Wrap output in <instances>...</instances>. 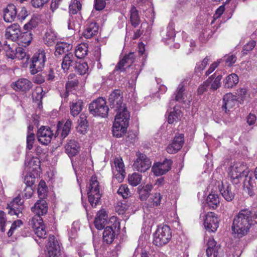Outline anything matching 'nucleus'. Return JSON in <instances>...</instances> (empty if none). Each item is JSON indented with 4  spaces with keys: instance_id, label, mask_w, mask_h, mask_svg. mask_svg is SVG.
<instances>
[{
    "instance_id": "473e14b6",
    "label": "nucleus",
    "mask_w": 257,
    "mask_h": 257,
    "mask_svg": "<svg viewBox=\"0 0 257 257\" xmlns=\"http://www.w3.org/2000/svg\"><path fill=\"white\" fill-rule=\"evenodd\" d=\"M44 95V92L41 87H37L33 92L32 97L33 102L37 103L40 106L42 104V98Z\"/></svg>"
},
{
    "instance_id": "f8f14e48",
    "label": "nucleus",
    "mask_w": 257,
    "mask_h": 257,
    "mask_svg": "<svg viewBox=\"0 0 257 257\" xmlns=\"http://www.w3.org/2000/svg\"><path fill=\"white\" fill-rule=\"evenodd\" d=\"M54 134L49 126H42L38 131L37 137L38 141L44 145L50 143Z\"/></svg>"
},
{
    "instance_id": "b1692460",
    "label": "nucleus",
    "mask_w": 257,
    "mask_h": 257,
    "mask_svg": "<svg viewBox=\"0 0 257 257\" xmlns=\"http://www.w3.org/2000/svg\"><path fill=\"white\" fill-rule=\"evenodd\" d=\"M32 211L36 214L41 216L48 211V206L46 201L44 199H40L35 203L31 208Z\"/></svg>"
},
{
    "instance_id": "393cba45",
    "label": "nucleus",
    "mask_w": 257,
    "mask_h": 257,
    "mask_svg": "<svg viewBox=\"0 0 257 257\" xmlns=\"http://www.w3.org/2000/svg\"><path fill=\"white\" fill-rule=\"evenodd\" d=\"M66 153L70 157L76 155L79 152L80 147L77 142L70 140L65 146Z\"/></svg>"
},
{
    "instance_id": "2eb2a0df",
    "label": "nucleus",
    "mask_w": 257,
    "mask_h": 257,
    "mask_svg": "<svg viewBox=\"0 0 257 257\" xmlns=\"http://www.w3.org/2000/svg\"><path fill=\"white\" fill-rule=\"evenodd\" d=\"M172 163L170 160L167 159L162 163H156L152 168V172L156 176L163 175L171 169Z\"/></svg>"
},
{
    "instance_id": "412c9836",
    "label": "nucleus",
    "mask_w": 257,
    "mask_h": 257,
    "mask_svg": "<svg viewBox=\"0 0 257 257\" xmlns=\"http://www.w3.org/2000/svg\"><path fill=\"white\" fill-rule=\"evenodd\" d=\"M4 19L6 22L12 23L17 18V10L14 4H9L3 10Z\"/></svg>"
},
{
    "instance_id": "dca6fc26",
    "label": "nucleus",
    "mask_w": 257,
    "mask_h": 257,
    "mask_svg": "<svg viewBox=\"0 0 257 257\" xmlns=\"http://www.w3.org/2000/svg\"><path fill=\"white\" fill-rule=\"evenodd\" d=\"M47 246L48 249L47 257H58L60 248L58 241L55 239L54 235L49 236Z\"/></svg>"
},
{
    "instance_id": "9d476101",
    "label": "nucleus",
    "mask_w": 257,
    "mask_h": 257,
    "mask_svg": "<svg viewBox=\"0 0 257 257\" xmlns=\"http://www.w3.org/2000/svg\"><path fill=\"white\" fill-rule=\"evenodd\" d=\"M24 208V202L22 201L21 197L19 195L8 203L6 209L9 214L15 215L17 218H23L24 215L23 211Z\"/></svg>"
},
{
    "instance_id": "f03ea898",
    "label": "nucleus",
    "mask_w": 257,
    "mask_h": 257,
    "mask_svg": "<svg viewBox=\"0 0 257 257\" xmlns=\"http://www.w3.org/2000/svg\"><path fill=\"white\" fill-rule=\"evenodd\" d=\"M249 170L246 164L243 162L234 163L228 169V176L232 182L237 184L243 180V186L247 188L253 186L252 179L248 175Z\"/></svg>"
},
{
    "instance_id": "f3484780",
    "label": "nucleus",
    "mask_w": 257,
    "mask_h": 257,
    "mask_svg": "<svg viewBox=\"0 0 257 257\" xmlns=\"http://www.w3.org/2000/svg\"><path fill=\"white\" fill-rule=\"evenodd\" d=\"M22 35L21 27L19 25L13 24L9 27L6 31L5 37L14 42L18 41Z\"/></svg>"
},
{
    "instance_id": "72a5a7b5",
    "label": "nucleus",
    "mask_w": 257,
    "mask_h": 257,
    "mask_svg": "<svg viewBox=\"0 0 257 257\" xmlns=\"http://www.w3.org/2000/svg\"><path fill=\"white\" fill-rule=\"evenodd\" d=\"M72 125V121L70 119H67L63 125V123L59 121L57 125L58 131L62 126L61 136L65 138L69 134Z\"/></svg>"
},
{
    "instance_id": "aec40b11",
    "label": "nucleus",
    "mask_w": 257,
    "mask_h": 257,
    "mask_svg": "<svg viewBox=\"0 0 257 257\" xmlns=\"http://www.w3.org/2000/svg\"><path fill=\"white\" fill-rule=\"evenodd\" d=\"M184 144V135L179 134L176 136L172 144L167 148V151L169 154H175L180 150Z\"/></svg>"
},
{
    "instance_id": "a18cd8bd",
    "label": "nucleus",
    "mask_w": 257,
    "mask_h": 257,
    "mask_svg": "<svg viewBox=\"0 0 257 257\" xmlns=\"http://www.w3.org/2000/svg\"><path fill=\"white\" fill-rule=\"evenodd\" d=\"M114 164L116 169V170L122 176H124L125 174V170L124 169V164L121 158H116L114 160Z\"/></svg>"
},
{
    "instance_id": "c756f323",
    "label": "nucleus",
    "mask_w": 257,
    "mask_h": 257,
    "mask_svg": "<svg viewBox=\"0 0 257 257\" xmlns=\"http://www.w3.org/2000/svg\"><path fill=\"white\" fill-rule=\"evenodd\" d=\"M207 248L206 253L208 257L211 256L212 254L215 255L216 253H218V250L220 246L217 245V243L213 237H209L207 241Z\"/></svg>"
},
{
    "instance_id": "e2e57ef3",
    "label": "nucleus",
    "mask_w": 257,
    "mask_h": 257,
    "mask_svg": "<svg viewBox=\"0 0 257 257\" xmlns=\"http://www.w3.org/2000/svg\"><path fill=\"white\" fill-rule=\"evenodd\" d=\"M208 59L207 58V57H206L203 59L200 64H197L195 67V72H200L203 70L208 64Z\"/></svg>"
},
{
    "instance_id": "4468645a",
    "label": "nucleus",
    "mask_w": 257,
    "mask_h": 257,
    "mask_svg": "<svg viewBox=\"0 0 257 257\" xmlns=\"http://www.w3.org/2000/svg\"><path fill=\"white\" fill-rule=\"evenodd\" d=\"M205 229L209 232H215L219 226L218 219L214 213L210 212L205 215L204 219Z\"/></svg>"
},
{
    "instance_id": "09e8293b",
    "label": "nucleus",
    "mask_w": 257,
    "mask_h": 257,
    "mask_svg": "<svg viewBox=\"0 0 257 257\" xmlns=\"http://www.w3.org/2000/svg\"><path fill=\"white\" fill-rule=\"evenodd\" d=\"M185 90L184 85L182 84L179 85L175 95V100L177 101H181L184 99L183 92Z\"/></svg>"
},
{
    "instance_id": "13d9d810",
    "label": "nucleus",
    "mask_w": 257,
    "mask_h": 257,
    "mask_svg": "<svg viewBox=\"0 0 257 257\" xmlns=\"http://www.w3.org/2000/svg\"><path fill=\"white\" fill-rule=\"evenodd\" d=\"M49 1V0H31V3L34 8H39L43 7Z\"/></svg>"
},
{
    "instance_id": "f704fd0d",
    "label": "nucleus",
    "mask_w": 257,
    "mask_h": 257,
    "mask_svg": "<svg viewBox=\"0 0 257 257\" xmlns=\"http://www.w3.org/2000/svg\"><path fill=\"white\" fill-rule=\"evenodd\" d=\"M83 106V102L81 100H78L76 102H73L70 106V113L73 116L78 115L81 111Z\"/></svg>"
},
{
    "instance_id": "20e7f679",
    "label": "nucleus",
    "mask_w": 257,
    "mask_h": 257,
    "mask_svg": "<svg viewBox=\"0 0 257 257\" xmlns=\"http://www.w3.org/2000/svg\"><path fill=\"white\" fill-rule=\"evenodd\" d=\"M109 106L116 112V114H124V112H129L125 104L123 103L122 92L119 89H115L109 94L108 97Z\"/></svg>"
},
{
    "instance_id": "603ef678",
    "label": "nucleus",
    "mask_w": 257,
    "mask_h": 257,
    "mask_svg": "<svg viewBox=\"0 0 257 257\" xmlns=\"http://www.w3.org/2000/svg\"><path fill=\"white\" fill-rule=\"evenodd\" d=\"M236 94L237 100L238 101H240L241 103V101H243L244 99L247 97V91L245 88H240L237 90Z\"/></svg>"
},
{
    "instance_id": "4d7b16f0",
    "label": "nucleus",
    "mask_w": 257,
    "mask_h": 257,
    "mask_svg": "<svg viewBox=\"0 0 257 257\" xmlns=\"http://www.w3.org/2000/svg\"><path fill=\"white\" fill-rule=\"evenodd\" d=\"M162 196L160 193H155L153 194L151 199L152 200L153 205L158 206L160 205Z\"/></svg>"
},
{
    "instance_id": "6e6552de",
    "label": "nucleus",
    "mask_w": 257,
    "mask_h": 257,
    "mask_svg": "<svg viewBox=\"0 0 257 257\" xmlns=\"http://www.w3.org/2000/svg\"><path fill=\"white\" fill-rule=\"evenodd\" d=\"M120 223L117 218L114 216L110 217L108 220V225L104 228L103 233V241L107 244L111 243L114 240L116 229L119 230Z\"/></svg>"
},
{
    "instance_id": "423d86ee",
    "label": "nucleus",
    "mask_w": 257,
    "mask_h": 257,
    "mask_svg": "<svg viewBox=\"0 0 257 257\" xmlns=\"http://www.w3.org/2000/svg\"><path fill=\"white\" fill-rule=\"evenodd\" d=\"M172 237L170 227L167 225H159L154 233L153 244L158 247H162L167 244Z\"/></svg>"
},
{
    "instance_id": "ddd939ff",
    "label": "nucleus",
    "mask_w": 257,
    "mask_h": 257,
    "mask_svg": "<svg viewBox=\"0 0 257 257\" xmlns=\"http://www.w3.org/2000/svg\"><path fill=\"white\" fill-rule=\"evenodd\" d=\"M219 190L223 197L227 201H232L235 196V186L225 182H221V186L219 185Z\"/></svg>"
},
{
    "instance_id": "37998d69",
    "label": "nucleus",
    "mask_w": 257,
    "mask_h": 257,
    "mask_svg": "<svg viewBox=\"0 0 257 257\" xmlns=\"http://www.w3.org/2000/svg\"><path fill=\"white\" fill-rule=\"evenodd\" d=\"M69 13L71 14H76L81 9V4L78 0H72L69 5Z\"/></svg>"
},
{
    "instance_id": "ea45409f",
    "label": "nucleus",
    "mask_w": 257,
    "mask_h": 257,
    "mask_svg": "<svg viewBox=\"0 0 257 257\" xmlns=\"http://www.w3.org/2000/svg\"><path fill=\"white\" fill-rule=\"evenodd\" d=\"M142 180V175L138 173H134L129 175L128 181L130 184L133 186H136L139 185Z\"/></svg>"
},
{
    "instance_id": "8fccbe9b",
    "label": "nucleus",
    "mask_w": 257,
    "mask_h": 257,
    "mask_svg": "<svg viewBox=\"0 0 257 257\" xmlns=\"http://www.w3.org/2000/svg\"><path fill=\"white\" fill-rule=\"evenodd\" d=\"M35 140V134L33 133L29 132L27 136V148L29 150L33 148Z\"/></svg>"
},
{
    "instance_id": "052dcab7",
    "label": "nucleus",
    "mask_w": 257,
    "mask_h": 257,
    "mask_svg": "<svg viewBox=\"0 0 257 257\" xmlns=\"http://www.w3.org/2000/svg\"><path fill=\"white\" fill-rule=\"evenodd\" d=\"M36 234L39 237L45 238L46 235V231L45 229L44 225H42L40 228H38L34 230Z\"/></svg>"
},
{
    "instance_id": "2f4dec72",
    "label": "nucleus",
    "mask_w": 257,
    "mask_h": 257,
    "mask_svg": "<svg viewBox=\"0 0 257 257\" xmlns=\"http://www.w3.org/2000/svg\"><path fill=\"white\" fill-rule=\"evenodd\" d=\"M238 83V77L235 73L229 75L224 80V87L225 88H232Z\"/></svg>"
},
{
    "instance_id": "c03bdc74",
    "label": "nucleus",
    "mask_w": 257,
    "mask_h": 257,
    "mask_svg": "<svg viewBox=\"0 0 257 257\" xmlns=\"http://www.w3.org/2000/svg\"><path fill=\"white\" fill-rule=\"evenodd\" d=\"M32 40V34L29 31L22 33V35L19 40L21 43H24L28 45Z\"/></svg>"
},
{
    "instance_id": "a211bd4d",
    "label": "nucleus",
    "mask_w": 257,
    "mask_h": 257,
    "mask_svg": "<svg viewBox=\"0 0 257 257\" xmlns=\"http://www.w3.org/2000/svg\"><path fill=\"white\" fill-rule=\"evenodd\" d=\"M108 216L104 209L99 210L95 218L94 223L95 227L98 230L105 228L108 225Z\"/></svg>"
},
{
    "instance_id": "680f3d73",
    "label": "nucleus",
    "mask_w": 257,
    "mask_h": 257,
    "mask_svg": "<svg viewBox=\"0 0 257 257\" xmlns=\"http://www.w3.org/2000/svg\"><path fill=\"white\" fill-rule=\"evenodd\" d=\"M137 137V135L133 131H129L127 133V136L125 138V142L127 143H133L135 141Z\"/></svg>"
},
{
    "instance_id": "9b49d317",
    "label": "nucleus",
    "mask_w": 257,
    "mask_h": 257,
    "mask_svg": "<svg viewBox=\"0 0 257 257\" xmlns=\"http://www.w3.org/2000/svg\"><path fill=\"white\" fill-rule=\"evenodd\" d=\"M137 159L134 162L133 166L135 169L141 172H145L151 166V162L147 156L143 153H137Z\"/></svg>"
},
{
    "instance_id": "f257e3e1",
    "label": "nucleus",
    "mask_w": 257,
    "mask_h": 257,
    "mask_svg": "<svg viewBox=\"0 0 257 257\" xmlns=\"http://www.w3.org/2000/svg\"><path fill=\"white\" fill-rule=\"evenodd\" d=\"M254 223H257V211L253 213L247 209L240 210L233 219L232 234L235 237L242 238L248 233Z\"/></svg>"
},
{
    "instance_id": "6ab92c4d",
    "label": "nucleus",
    "mask_w": 257,
    "mask_h": 257,
    "mask_svg": "<svg viewBox=\"0 0 257 257\" xmlns=\"http://www.w3.org/2000/svg\"><path fill=\"white\" fill-rule=\"evenodd\" d=\"M135 58L136 55L134 53L131 52L128 54L125 55L123 58L118 62L113 71H124L125 70V69L124 68L125 65L127 64L128 67H130L132 63L134 62Z\"/></svg>"
},
{
    "instance_id": "79ce46f5",
    "label": "nucleus",
    "mask_w": 257,
    "mask_h": 257,
    "mask_svg": "<svg viewBox=\"0 0 257 257\" xmlns=\"http://www.w3.org/2000/svg\"><path fill=\"white\" fill-rule=\"evenodd\" d=\"M87 47L84 45H79L75 50V57L79 59L83 58L87 54Z\"/></svg>"
},
{
    "instance_id": "6e6d98bb",
    "label": "nucleus",
    "mask_w": 257,
    "mask_h": 257,
    "mask_svg": "<svg viewBox=\"0 0 257 257\" xmlns=\"http://www.w3.org/2000/svg\"><path fill=\"white\" fill-rule=\"evenodd\" d=\"M17 58L19 60H23L26 57V59L28 60L29 58V56H26V53L24 51V49L21 47H18L16 48Z\"/></svg>"
},
{
    "instance_id": "5fc2aeb1",
    "label": "nucleus",
    "mask_w": 257,
    "mask_h": 257,
    "mask_svg": "<svg viewBox=\"0 0 257 257\" xmlns=\"http://www.w3.org/2000/svg\"><path fill=\"white\" fill-rule=\"evenodd\" d=\"M35 177L31 173L26 175L24 178V183L26 185V187H32L35 182Z\"/></svg>"
},
{
    "instance_id": "0e129e2a",
    "label": "nucleus",
    "mask_w": 257,
    "mask_h": 257,
    "mask_svg": "<svg viewBox=\"0 0 257 257\" xmlns=\"http://www.w3.org/2000/svg\"><path fill=\"white\" fill-rule=\"evenodd\" d=\"M224 60L226 65L231 66L236 62V57L234 55H231L230 56H225L224 57Z\"/></svg>"
},
{
    "instance_id": "58836bf2",
    "label": "nucleus",
    "mask_w": 257,
    "mask_h": 257,
    "mask_svg": "<svg viewBox=\"0 0 257 257\" xmlns=\"http://www.w3.org/2000/svg\"><path fill=\"white\" fill-rule=\"evenodd\" d=\"M85 116H82V115L80 117L79 125L77 127V131L81 134L84 135L87 132V121L85 118Z\"/></svg>"
},
{
    "instance_id": "de8ad7c7",
    "label": "nucleus",
    "mask_w": 257,
    "mask_h": 257,
    "mask_svg": "<svg viewBox=\"0 0 257 257\" xmlns=\"http://www.w3.org/2000/svg\"><path fill=\"white\" fill-rule=\"evenodd\" d=\"M180 111L174 109L173 111H171L168 117V121L169 123L172 124L174 122H177L178 120V116Z\"/></svg>"
},
{
    "instance_id": "bb28decb",
    "label": "nucleus",
    "mask_w": 257,
    "mask_h": 257,
    "mask_svg": "<svg viewBox=\"0 0 257 257\" xmlns=\"http://www.w3.org/2000/svg\"><path fill=\"white\" fill-rule=\"evenodd\" d=\"M72 48V46L65 42L57 43L55 46V56L59 57L62 54L68 52Z\"/></svg>"
},
{
    "instance_id": "3c124183",
    "label": "nucleus",
    "mask_w": 257,
    "mask_h": 257,
    "mask_svg": "<svg viewBox=\"0 0 257 257\" xmlns=\"http://www.w3.org/2000/svg\"><path fill=\"white\" fill-rule=\"evenodd\" d=\"M23 224V221L21 219H18L14 221L12 224L11 227L8 232L7 234L8 236L12 235L14 231L16 230L18 227H19Z\"/></svg>"
},
{
    "instance_id": "49530a36",
    "label": "nucleus",
    "mask_w": 257,
    "mask_h": 257,
    "mask_svg": "<svg viewBox=\"0 0 257 257\" xmlns=\"http://www.w3.org/2000/svg\"><path fill=\"white\" fill-rule=\"evenodd\" d=\"M118 194L121 195L123 198H127L131 194L130 190L126 185H121L117 190Z\"/></svg>"
},
{
    "instance_id": "7ed1b4c3",
    "label": "nucleus",
    "mask_w": 257,
    "mask_h": 257,
    "mask_svg": "<svg viewBox=\"0 0 257 257\" xmlns=\"http://www.w3.org/2000/svg\"><path fill=\"white\" fill-rule=\"evenodd\" d=\"M124 114H116L114 121L112 127L113 136L119 138L122 137L126 133L129 125L130 117V112H124Z\"/></svg>"
},
{
    "instance_id": "338daca9",
    "label": "nucleus",
    "mask_w": 257,
    "mask_h": 257,
    "mask_svg": "<svg viewBox=\"0 0 257 257\" xmlns=\"http://www.w3.org/2000/svg\"><path fill=\"white\" fill-rule=\"evenodd\" d=\"M28 16V12L26 10V9L24 7H23L21 8V11L17 15V18L23 21L25 20V19Z\"/></svg>"
},
{
    "instance_id": "5701e85b",
    "label": "nucleus",
    "mask_w": 257,
    "mask_h": 257,
    "mask_svg": "<svg viewBox=\"0 0 257 257\" xmlns=\"http://www.w3.org/2000/svg\"><path fill=\"white\" fill-rule=\"evenodd\" d=\"M12 87L16 91H28L32 87V82L25 78L19 79L11 84Z\"/></svg>"
},
{
    "instance_id": "4be33fe9",
    "label": "nucleus",
    "mask_w": 257,
    "mask_h": 257,
    "mask_svg": "<svg viewBox=\"0 0 257 257\" xmlns=\"http://www.w3.org/2000/svg\"><path fill=\"white\" fill-rule=\"evenodd\" d=\"M237 101L236 96L232 95L231 93H227L223 96L221 108L226 113L229 111V109L232 108Z\"/></svg>"
},
{
    "instance_id": "39448f33",
    "label": "nucleus",
    "mask_w": 257,
    "mask_h": 257,
    "mask_svg": "<svg viewBox=\"0 0 257 257\" xmlns=\"http://www.w3.org/2000/svg\"><path fill=\"white\" fill-rule=\"evenodd\" d=\"M87 194L89 202L92 207H96L97 205L101 204L100 186L95 175H93L89 181Z\"/></svg>"
},
{
    "instance_id": "4c0bfd02",
    "label": "nucleus",
    "mask_w": 257,
    "mask_h": 257,
    "mask_svg": "<svg viewBox=\"0 0 257 257\" xmlns=\"http://www.w3.org/2000/svg\"><path fill=\"white\" fill-rule=\"evenodd\" d=\"M130 20L131 22V24L132 26L134 27H136L140 22V19L138 14V11L135 7L133 6L132 7L130 11Z\"/></svg>"
},
{
    "instance_id": "7c9ffc66",
    "label": "nucleus",
    "mask_w": 257,
    "mask_h": 257,
    "mask_svg": "<svg viewBox=\"0 0 257 257\" xmlns=\"http://www.w3.org/2000/svg\"><path fill=\"white\" fill-rule=\"evenodd\" d=\"M75 71L78 74L82 75L86 74L88 71V66L86 62H84L83 60H80L75 63L74 66Z\"/></svg>"
},
{
    "instance_id": "e433bc0d",
    "label": "nucleus",
    "mask_w": 257,
    "mask_h": 257,
    "mask_svg": "<svg viewBox=\"0 0 257 257\" xmlns=\"http://www.w3.org/2000/svg\"><path fill=\"white\" fill-rule=\"evenodd\" d=\"M153 186L152 185L147 184L141 189L139 190V194L140 198L141 200H146L150 195V193L152 190Z\"/></svg>"
},
{
    "instance_id": "c9c22d12",
    "label": "nucleus",
    "mask_w": 257,
    "mask_h": 257,
    "mask_svg": "<svg viewBox=\"0 0 257 257\" xmlns=\"http://www.w3.org/2000/svg\"><path fill=\"white\" fill-rule=\"evenodd\" d=\"M57 40V36L54 32L49 30L48 31L44 38V41L46 45L48 46H52L54 44Z\"/></svg>"
},
{
    "instance_id": "bf43d9fd",
    "label": "nucleus",
    "mask_w": 257,
    "mask_h": 257,
    "mask_svg": "<svg viewBox=\"0 0 257 257\" xmlns=\"http://www.w3.org/2000/svg\"><path fill=\"white\" fill-rule=\"evenodd\" d=\"M256 45V42L255 41H250L246 44H245L243 48V51L244 54H246L247 52L251 51L253 49Z\"/></svg>"
},
{
    "instance_id": "a878e982",
    "label": "nucleus",
    "mask_w": 257,
    "mask_h": 257,
    "mask_svg": "<svg viewBox=\"0 0 257 257\" xmlns=\"http://www.w3.org/2000/svg\"><path fill=\"white\" fill-rule=\"evenodd\" d=\"M77 61L75 60V56L71 53H68L64 56L63 61L61 64L62 69L65 72L67 71L70 67L74 68L75 63Z\"/></svg>"
},
{
    "instance_id": "a19ab883",
    "label": "nucleus",
    "mask_w": 257,
    "mask_h": 257,
    "mask_svg": "<svg viewBox=\"0 0 257 257\" xmlns=\"http://www.w3.org/2000/svg\"><path fill=\"white\" fill-rule=\"evenodd\" d=\"M30 224L32 226L34 231L40 228L42 225H44L42 218L39 215H35L32 218Z\"/></svg>"
},
{
    "instance_id": "c85d7f7f",
    "label": "nucleus",
    "mask_w": 257,
    "mask_h": 257,
    "mask_svg": "<svg viewBox=\"0 0 257 257\" xmlns=\"http://www.w3.org/2000/svg\"><path fill=\"white\" fill-rule=\"evenodd\" d=\"M206 203L210 209H215L219 205V196L216 194L210 193L206 199Z\"/></svg>"
},
{
    "instance_id": "1a4fd4ad",
    "label": "nucleus",
    "mask_w": 257,
    "mask_h": 257,
    "mask_svg": "<svg viewBox=\"0 0 257 257\" xmlns=\"http://www.w3.org/2000/svg\"><path fill=\"white\" fill-rule=\"evenodd\" d=\"M46 53L43 49H39L31 59V64L30 66L31 74H35L41 71L44 67L46 61Z\"/></svg>"
},
{
    "instance_id": "69168bd1",
    "label": "nucleus",
    "mask_w": 257,
    "mask_h": 257,
    "mask_svg": "<svg viewBox=\"0 0 257 257\" xmlns=\"http://www.w3.org/2000/svg\"><path fill=\"white\" fill-rule=\"evenodd\" d=\"M105 4L104 0H95L94 6L97 11H100L104 8Z\"/></svg>"
},
{
    "instance_id": "cd10ccee",
    "label": "nucleus",
    "mask_w": 257,
    "mask_h": 257,
    "mask_svg": "<svg viewBox=\"0 0 257 257\" xmlns=\"http://www.w3.org/2000/svg\"><path fill=\"white\" fill-rule=\"evenodd\" d=\"M98 26L96 23H90L83 33V36L86 39H90L98 33Z\"/></svg>"
},
{
    "instance_id": "0eeeda50",
    "label": "nucleus",
    "mask_w": 257,
    "mask_h": 257,
    "mask_svg": "<svg viewBox=\"0 0 257 257\" xmlns=\"http://www.w3.org/2000/svg\"><path fill=\"white\" fill-rule=\"evenodd\" d=\"M88 109L90 113L93 116L105 117L107 115L109 108L105 100L99 97L89 104Z\"/></svg>"
},
{
    "instance_id": "864d4df0",
    "label": "nucleus",
    "mask_w": 257,
    "mask_h": 257,
    "mask_svg": "<svg viewBox=\"0 0 257 257\" xmlns=\"http://www.w3.org/2000/svg\"><path fill=\"white\" fill-rule=\"evenodd\" d=\"M210 83V81L207 80L206 81L204 82L203 84H201L197 89L198 95H201L206 92Z\"/></svg>"
},
{
    "instance_id": "774afa93",
    "label": "nucleus",
    "mask_w": 257,
    "mask_h": 257,
    "mask_svg": "<svg viewBox=\"0 0 257 257\" xmlns=\"http://www.w3.org/2000/svg\"><path fill=\"white\" fill-rule=\"evenodd\" d=\"M175 36L174 29L170 26H169L167 28L166 37L164 38L165 39H170L173 38Z\"/></svg>"
}]
</instances>
